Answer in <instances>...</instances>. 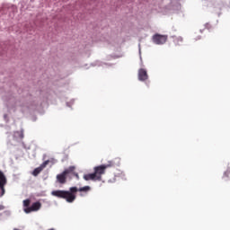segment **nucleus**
<instances>
[{
	"label": "nucleus",
	"instance_id": "obj_9",
	"mask_svg": "<svg viewBox=\"0 0 230 230\" xmlns=\"http://www.w3.org/2000/svg\"><path fill=\"white\" fill-rule=\"evenodd\" d=\"M31 203V201L30 199H24L23 200V206L26 209V208H30V204Z\"/></svg>",
	"mask_w": 230,
	"mask_h": 230
},
{
	"label": "nucleus",
	"instance_id": "obj_2",
	"mask_svg": "<svg viewBox=\"0 0 230 230\" xmlns=\"http://www.w3.org/2000/svg\"><path fill=\"white\" fill-rule=\"evenodd\" d=\"M114 162H109V164L95 166L93 173L84 174L83 179L84 181H102V175H105L107 168H112Z\"/></svg>",
	"mask_w": 230,
	"mask_h": 230
},
{
	"label": "nucleus",
	"instance_id": "obj_1",
	"mask_svg": "<svg viewBox=\"0 0 230 230\" xmlns=\"http://www.w3.org/2000/svg\"><path fill=\"white\" fill-rule=\"evenodd\" d=\"M80 191L81 193H88L91 191L90 186H84L77 189L76 187H71L69 190H54L52 191V195L54 197H58V199H65L66 202L72 203L76 200V193Z\"/></svg>",
	"mask_w": 230,
	"mask_h": 230
},
{
	"label": "nucleus",
	"instance_id": "obj_4",
	"mask_svg": "<svg viewBox=\"0 0 230 230\" xmlns=\"http://www.w3.org/2000/svg\"><path fill=\"white\" fill-rule=\"evenodd\" d=\"M166 40H168V36L161 35V34H155L153 36V42L157 45L165 44Z\"/></svg>",
	"mask_w": 230,
	"mask_h": 230
},
{
	"label": "nucleus",
	"instance_id": "obj_8",
	"mask_svg": "<svg viewBox=\"0 0 230 230\" xmlns=\"http://www.w3.org/2000/svg\"><path fill=\"white\" fill-rule=\"evenodd\" d=\"M4 184H6V177L0 171V190H2V195L4 193Z\"/></svg>",
	"mask_w": 230,
	"mask_h": 230
},
{
	"label": "nucleus",
	"instance_id": "obj_3",
	"mask_svg": "<svg viewBox=\"0 0 230 230\" xmlns=\"http://www.w3.org/2000/svg\"><path fill=\"white\" fill-rule=\"evenodd\" d=\"M74 170H76V167L73 165L65 169L64 172H62L61 173L56 176L57 181L59 184H66V182H67V175H70L71 173H73Z\"/></svg>",
	"mask_w": 230,
	"mask_h": 230
},
{
	"label": "nucleus",
	"instance_id": "obj_5",
	"mask_svg": "<svg viewBox=\"0 0 230 230\" xmlns=\"http://www.w3.org/2000/svg\"><path fill=\"white\" fill-rule=\"evenodd\" d=\"M42 208V203L37 201L31 204V207L24 208L25 213H33V211H39Z\"/></svg>",
	"mask_w": 230,
	"mask_h": 230
},
{
	"label": "nucleus",
	"instance_id": "obj_13",
	"mask_svg": "<svg viewBox=\"0 0 230 230\" xmlns=\"http://www.w3.org/2000/svg\"><path fill=\"white\" fill-rule=\"evenodd\" d=\"M3 209H4V206L0 205V211H3Z\"/></svg>",
	"mask_w": 230,
	"mask_h": 230
},
{
	"label": "nucleus",
	"instance_id": "obj_11",
	"mask_svg": "<svg viewBox=\"0 0 230 230\" xmlns=\"http://www.w3.org/2000/svg\"><path fill=\"white\" fill-rule=\"evenodd\" d=\"M70 175H74V177H76V179H80L78 172H75V170L73 171V172H70Z\"/></svg>",
	"mask_w": 230,
	"mask_h": 230
},
{
	"label": "nucleus",
	"instance_id": "obj_12",
	"mask_svg": "<svg viewBox=\"0 0 230 230\" xmlns=\"http://www.w3.org/2000/svg\"><path fill=\"white\" fill-rule=\"evenodd\" d=\"M175 40H178V41H180V42H182V38H181V37L177 38Z\"/></svg>",
	"mask_w": 230,
	"mask_h": 230
},
{
	"label": "nucleus",
	"instance_id": "obj_6",
	"mask_svg": "<svg viewBox=\"0 0 230 230\" xmlns=\"http://www.w3.org/2000/svg\"><path fill=\"white\" fill-rule=\"evenodd\" d=\"M48 164H49V160L43 162L40 164V166H39L38 168H35L34 171L32 172V175H34V177H37V175H39V173H40V172H42V170H44V168H46Z\"/></svg>",
	"mask_w": 230,
	"mask_h": 230
},
{
	"label": "nucleus",
	"instance_id": "obj_10",
	"mask_svg": "<svg viewBox=\"0 0 230 230\" xmlns=\"http://www.w3.org/2000/svg\"><path fill=\"white\" fill-rule=\"evenodd\" d=\"M224 177L226 178V181H230V169L226 170L224 173Z\"/></svg>",
	"mask_w": 230,
	"mask_h": 230
},
{
	"label": "nucleus",
	"instance_id": "obj_7",
	"mask_svg": "<svg viewBox=\"0 0 230 230\" xmlns=\"http://www.w3.org/2000/svg\"><path fill=\"white\" fill-rule=\"evenodd\" d=\"M138 80L140 82H145V81L148 80V73L146 72V70L145 68H140L138 70Z\"/></svg>",
	"mask_w": 230,
	"mask_h": 230
},
{
	"label": "nucleus",
	"instance_id": "obj_14",
	"mask_svg": "<svg viewBox=\"0 0 230 230\" xmlns=\"http://www.w3.org/2000/svg\"><path fill=\"white\" fill-rule=\"evenodd\" d=\"M20 137H21V139H22L24 137V134L20 133Z\"/></svg>",
	"mask_w": 230,
	"mask_h": 230
}]
</instances>
